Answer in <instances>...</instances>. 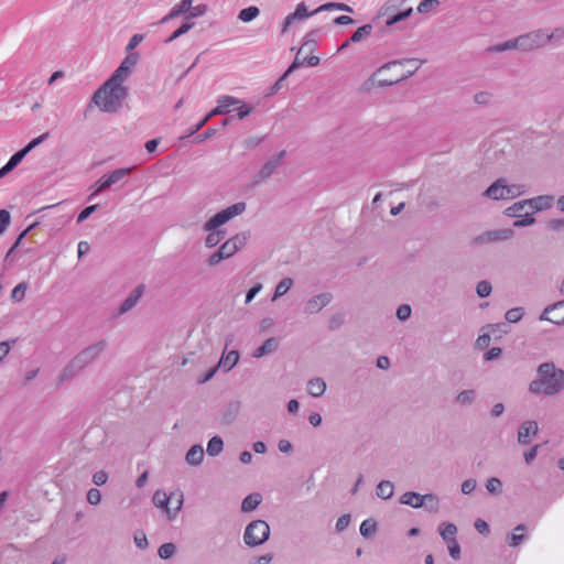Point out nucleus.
<instances>
[{
  "mask_svg": "<svg viewBox=\"0 0 564 564\" xmlns=\"http://www.w3.org/2000/svg\"><path fill=\"white\" fill-rule=\"evenodd\" d=\"M109 341L106 338L91 343L80 350L64 368L58 382H65L84 370L88 365L96 361L108 348Z\"/></svg>",
  "mask_w": 564,
  "mask_h": 564,
  "instance_id": "obj_4",
  "label": "nucleus"
},
{
  "mask_svg": "<svg viewBox=\"0 0 564 564\" xmlns=\"http://www.w3.org/2000/svg\"><path fill=\"white\" fill-rule=\"evenodd\" d=\"M26 154V151L24 149H21L10 158L8 163H10L13 167H17Z\"/></svg>",
  "mask_w": 564,
  "mask_h": 564,
  "instance_id": "obj_62",
  "label": "nucleus"
},
{
  "mask_svg": "<svg viewBox=\"0 0 564 564\" xmlns=\"http://www.w3.org/2000/svg\"><path fill=\"white\" fill-rule=\"evenodd\" d=\"M449 555L454 560H458L460 557V545L457 540L449 541V543L446 544Z\"/></svg>",
  "mask_w": 564,
  "mask_h": 564,
  "instance_id": "obj_56",
  "label": "nucleus"
},
{
  "mask_svg": "<svg viewBox=\"0 0 564 564\" xmlns=\"http://www.w3.org/2000/svg\"><path fill=\"white\" fill-rule=\"evenodd\" d=\"M48 138V132L42 133L37 138H34L26 147L23 149L29 153L31 150H33L35 147L44 142Z\"/></svg>",
  "mask_w": 564,
  "mask_h": 564,
  "instance_id": "obj_58",
  "label": "nucleus"
},
{
  "mask_svg": "<svg viewBox=\"0 0 564 564\" xmlns=\"http://www.w3.org/2000/svg\"><path fill=\"white\" fill-rule=\"evenodd\" d=\"M270 538V525L264 520H253L245 529L243 542L249 547L260 546Z\"/></svg>",
  "mask_w": 564,
  "mask_h": 564,
  "instance_id": "obj_10",
  "label": "nucleus"
},
{
  "mask_svg": "<svg viewBox=\"0 0 564 564\" xmlns=\"http://www.w3.org/2000/svg\"><path fill=\"white\" fill-rule=\"evenodd\" d=\"M10 213L6 209H0V235H2L10 225Z\"/></svg>",
  "mask_w": 564,
  "mask_h": 564,
  "instance_id": "obj_57",
  "label": "nucleus"
},
{
  "mask_svg": "<svg viewBox=\"0 0 564 564\" xmlns=\"http://www.w3.org/2000/svg\"><path fill=\"white\" fill-rule=\"evenodd\" d=\"M476 397H477V393H476V390H474V389L462 390L455 397V402H456V404H458L460 406H468V405H471L476 401Z\"/></svg>",
  "mask_w": 564,
  "mask_h": 564,
  "instance_id": "obj_33",
  "label": "nucleus"
},
{
  "mask_svg": "<svg viewBox=\"0 0 564 564\" xmlns=\"http://www.w3.org/2000/svg\"><path fill=\"white\" fill-rule=\"evenodd\" d=\"M394 494V485L390 480H381L376 487V495L378 498L387 500Z\"/></svg>",
  "mask_w": 564,
  "mask_h": 564,
  "instance_id": "obj_32",
  "label": "nucleus"
},
{
  "mask_svg": "<svg viewBox=\"0 0 564 564\" xmlns=\"http://www.w3.org/2000/svg\"><path fill=\"white\" fill-rule=\"evenodd\" d=\"M302 53L300 51L297 52L293 63L290 65V67L286 69V72L283 74V78H286L291 73H293L299 67L303 66L304 64H307L308 66H316L319 64V57L312 55L310 57H301Z\"/></svg>",
  "mask_w": 564,
  "mask_h": 564,
  "instance_id": "obj_22",
  "label": "nucleus"
},
{
  "mask_svg": "<svg viewBox=\"0 0 564 564\" xmlns=\"http://www.w3.org/2000/svg\"><path fill=\"white\" fill-rule=\"evenodd\" d=\"M139 61V54L138 53H131L124 57V59L121 62L119 67L113 72L111 75L112 77L126 82L127 78L130 76L133 67L137 65Z\"/></svg>",
  "mask_w": 564,
  "mask_h": 564,
  "instance_id": "obj_17",
  "label": "nucleus"
},
{
  "mask_svg": "<svg viewBox=\"0 0 564 564\" xmlns=\"http://www.w3.org/2000/svg\"><path fill=\"white\" fill-rule=\"evenodd\" d=\"M293 285V280L291 278H284L282 279L276 288H275V291H274V294L272 296V301H276L279 297L283 296L284 294H286L289 292V290L291 289V286Z\"/></svg>",
  "mask_w": 564,
  "mask_h": 564,
  "instance_id": "obj_37",
  "label": "nucleus"
},
{
  "mask_svg": "<svg viewBox=\"0 0 564 564\" xmlns=\"http://www.w3.org/2000/svg\"><path fill=\"white\" fill-rule=\"evenodd\" d=\"M371 32H372V25L365 24L355 31V33L350 37V42H352V43L360 42V41L365 40L366 37H368L371 34Z\"/></svg>",
  "mask_w": 564,
  "mask_h": 564,
  "instance_id": "obj_42",
  "label": "nucleus"
},
{
  "mask_svg": "<svg viewBox=\"0 0 564 564\" xmlns=\"http://www.w3.org/2000/svg\"><path fill=\"white\" fill-rule=\"evenodd\" d=\"M406 0H387L378 12L379 18L386 19V26H391L397 22H400L412 13V8L403 9V4Z\"/></svg>",
  "mask_w": 564,
  "mask_h": 564,
  "instance_id": "obj_9",
  "label": "nucleus"
},
{
  "mask_svg": "<svg viewBox=\"0 0 564 564\" xmlns=\"http://www.w3.org/2000/svg\"><path fill=\"white\" fill-rule=\"evenodd\" d=\"M218 106L213 109V113L216 115H225L230 111V108L234 106H238L241 101L234 96H221L218 98Z\"/></svg>",
  "mask_w": 564,
  "mask_h": 564,
  "instance_id": "obj_23",
  "label": "nucleus"
},
{
  "mask_svg": "<svg viewBox=\"0 0 564 564\" xmlns=\"http://www.w3.org/2000/svg\"><path fill=\"white\" fill-rule=\"evenodd\" d=\"M424 502H435V508L433 510L435 512L438 511L440 508V501L438 498L433 494H426V495H420L414 491H406L400 497V503L410 506L412 508H421L423 507Z\"/></svg>",
  "mask_w": 564,
  "mask_h": 564,
  "instance_id": "obj_12",
  "label": "nucleus"
},
{
  "mask_svg": "<svg viewBox=\"0 0 564 564\" xmlns=\"http://www.w3.org/2000/svg\"><path fill=\"white\" fill-rule=\"evenodd\" d=\"M208 11V7L205 3L197 4L195 7L192 6L188 14V19L203 17Z\"/></svg>",
  "mask_w": 564,
  "mask_h": 564,
  "instance_id": "obj_51",
  "label": "nucleus"
},
{
  "mask_svg": "<svg viewBox=\"0 0 564 564\" xmlns=\"http://www.w3.org/2000/svg\"><path fill=\"white\" fill-rule=\"evenodd\" d=\"M111 185L110 183L108 182V178L105 176L100 177L96 184L94 185V192L91 193L90 195V198L95 195H97L98 193L105 191L106 188H109Z\"/></svg>",
  "mask_w": 564,
  "mask_h": 564,
  "instance_id": "obj_53",
  "label": "nucleus"
},
{
  "mask_svg": "<svg viewBox=\"0 0 564 564\" xmlns=\"http://www.w3.org/2000/svg\"><path fill=\"white\" fill-rule=\"evenodd\" d=\"M501 326H503V324H494L485 326L482 330L487 332L478 336L476 340L477 347L480 349L488 347L491 341V334L496 333V330Z\"/></svg>",
  "mask_w": 564,
  "mask_h": 564,
  "instance_id": "obj_27",
  "label": "nucleus"
},
{
  "mask_svg": "<svg viewBox=\"0 0 564 564\" xmlns=\"http://www.w3.org/2000/svg\"><path fill=\"white\" fill-rule=\"evenodd\" d=\"M262 502V496L259 492H253L243 498L241 502V511L250 512L258 508V506Z\"/></svg>",
  "mask_w": 564,
  "mask_h": 564,
  "instance_id": "obj_34",
  "label": "nucleus"
},
{
  "mask_svg": "<svg viewBox=\"0 0 564 564\" xmlns=\"http://www.w3.org/2000/svg\"><path fill=\"white\" fill-rule=\"evenodd\" d=\"M87 501L93 505L97 506L101 501V492L97 488H90L87 492Z\"/></svg>",
  "mask_w": 564,
  "mask_h": 564,
  "instance_id": "obj_52",
  "label": "nucleus"
},
{
  "mask_svg": "<svg viewBox=\"0 0 564 564\" xmlns=\"http://www.w3.org/2000/svg\"><path fill=\"white\" fill-rule=\"evenodd\" d=\"M333 300V295L328 292L316 294L310 297L304 305V312L310 315L319 313Z\"/></svg>",
  "mask_w": 564,
  "mask_h": 564,
  "instance_id": "obj_16",
  "label": "nucleus"
},
{
  "mask_svg": "<svg viewBox=\"0 0 564 564\" xmlns=\"http://www.w3.org/2000/svg\"><path fill=\"white\" fill-rule=\"evenodd\" d=\"M492 291V285L487 280H481L476 285V293L479 297H487Z\"/></svg>",
  "mask_w": 564,
  "mask_h": 564,
  "instance_id": "obj_46",
  "label": "nucleus"
},
{
  "mask_svg": "<svg viewBox=\"0 0 564 564\" xmlns=\"http://www.w3.org/2000/svg\"><path fill=\"white\" fill-rule=\"evenodd\" d=\"M525 527L523 524H519L513 529V532L510 536H508V545L510 547H516L521 544L525 539Z\"/></svg>",
  "mask_w": 564,
  "mask_h": 564,
  "instance_id": "obj_35",
  "label": "nucleus"
},
{
  "mask_svg": "<svg viewBox=\"0 0 564 564\" xmlns=\"http://www.w3.org/2000/svg\"><path fill=\"white\" fill-rule=\"evenodd\" d=\"M422 65L416 58H405L386 63L378 68L370 80L373 86L388 87L412 76Z\"/></svg>",
  "mask_w": 564,
  "mask_h": 564,
  "instance_id": "obj_2",
  "label": "nucleus"
},
{
  "mask_svg": "<svg viewBox=\"0 0 564 564\" xmlns=\"http://www.w3.org/2000/svg\"><path fill=\"white\" fill-rule=\"evenodd\" d=\"M239 361V352L237 350H230L228 352H224L218 367L223 368L224 371L231 370Z\"/></svg>",
  "mask_w": 564,
  "mask_h": 564,
  "instance_id": "obj_26",
  "label": "nucleus"
},
{
  "mask_svg": "<svg viewBox=\"0 0 564 564\" xmlns=\"http://www.w3.org/2000/svg\"><path fill=\"white\" fill-rule=\"evenodd\" d=\"M536 372L538 378L533 379L528 386L531 394L550 398L564 391V370L554 362L540 364Z\"/></svg>",
  "mask_w": 564,
  "mask_h": 564,
  "instance_id": "obj_1",
  "label": "nucleus"
},
{
  "mask_svg": "<svg viewBox=\"0 0 564 564\" xmlns=\"http://www.w3.org/2000/svg\"><path fill=\"white\" fill-rule=\"evenodd\" d=\"M412 308L409 304H402L397 308V317L400 321H406L410 318Z\"/></svg>",
  "mask_w": 564,
  "mask_h": 564,
  "instance_id": "obj_54",
  "label": "nucleus"
},
{
  "mask_svg": "<svg viewBox=\"0 0 564 564\" xmlns=\"http://www.w3.org/2000/svg\"><path fill=\"white\" fill-rule=\"evenodd\" d=\"M523 316V308L522 307H513L506 312V319L509 323H517L519 322Z\"/></svg>",
  "mask_w": 564,
  "mask_h": 564,
  "instance_id": "obj_48",
  "label": "nucleus"
},
{
  "mask_svg": "<svg viewBox=\"0 0 564 564\" xmlns=\"http://www.w3.org/2000/svg\"><path fill=\"white\" fill-rule=\"evenodd\" d=\"M538 431L539 426L535 421L523 422L518 430V442L522 445L529 444L531 437L536 435Z\"/></svg>",
  "mask_w": 564,
  "mask_h": 564,
  "instance_id": "obj_21",
  "label": "nucleus"
},
{
  "mask_svg": "<svg viewBox=\"0 0 564 564\" xmlns=\"http://www.w3.org/2000/svg\"><path fill=\"white\" fill-rule=\"evenodd\" d=\"M204 459V449L200 445L192 446L186 453L185 460L191 466H198Z\"/></svg>",
  "mask_w": 564,
  "mask_h": 564,
  "instance_id": "obj_30",
  "label": "nucleus"
},
{
  "mask_svg": "<svg viewBox=\"0 0 564 564\" xmlns=\"http://www.w3.org/2000/svg\"><path fill=\"white\" fill-rule=\"evenodd\" d=\"M246 210V204L240 202L236 203L208 219L204 225L203 229L208 232L205 238L206 248L216 247L225 237V231L220 229L223 225L241 215Z\"/></svg>",
  "mask_w": 564,
  "mask_h": 564,
  "instance_id": "obj_5",
  "label": "nucleus"
},
{
  "mask_svg": "<svg viewBox=\"0 0 564 564\" xmlns=\"http://www.w3.org/2000/svg\"><path fill=\"white\" fill-rule=\"evenodd\" d=\"M96 208L97 205H91L83 209L77 217V223H83L85 219H87L96 210Z\"/></svg>",
  "mask_w": 564,
  "mask_h": 564,
  "instance_id": "obj_64",
  "label": "nucleus"
},
{
  "mask_svg": "<svg viewBox=\"0 0 564 564\" xmlns=\"http://www.w3.org/2000/svg\"><path fill=\"white\" fill-rule=\"evenodd\" d=\"M260 14V10L258 7L251 6L246 9L240 10L238 13V19L245 23L253 21Z\"/></svg>",
  "mask_w": 564,
  "mask_h": 564,
  "instance_id": "obj_38",
  "label": "nucleus"
},
{
  "mask_svg": "<svg viewBox=\"0 0 564 564\" xmlns=\"http://www.w3.org/2000/svg\"><path fill=\"white\" fill-rule=\"evenodd\" d=\"M192 4L193 0H182L171 9V11L161 20V23H165L180 15L186 14L189 12Z\"/></svg>",
  "mask_w": 564,
  "mask_h": 564,
  "instance_id": "obj_24",
  "label": "nucleus"
},
{
  "mask_svg": "<svg viewBox=\"0 0 564 564\" xmlns=\"http://www.w3.org/2000/svg\"><path fill=\"white\" fill-rule=\"evenodd\" d=\"M359 530H360V534L361 535L369 536L372 533H375V531H376V522H373L372 520H365L360 524V529Z\"/></svg>",
  "mask_w": 564,
  "mask_h": 564,
  "instance_id": "obj_50",
  "label": "nucleus"
},
{
  "mask_svg": "<svg viewBox=\"0 0 564 564\" xmlns=\"http://www.w3.org/2000/svg\"><path fill=\"white\" fill-rule=\"evenodd\" d=\"M476 486H477L476 480L473 478H469V479H466L465 481H463L460 489L464 495H469L476 489Z\"/></svg>",
  "mask_w": 564,
  "mask_h": 564,
  "instance_id": "obj_60",
  "label": "nucleus"
},
{
  "mask_svg": "<svg viewBox=\"0 0 564 564\" xmlns=\"http://www.w3.org/2000/svg\"><path fill=\"white\" fill-rule=\"evenodd\" d=\"M216 113H213V109L197 123L195 124L187 133V135H192L199 131Z\"/></svg>",
  "mask_w": 564,
  "mask_h": 564,
  "instance_id": "obj_55",
  "label": "nucleus"
},
{
  "mask_svg": "<svg viewBox=\"0 0 564 564\" xmlns=\"http://www.w3.org/2000/svg\"><path fill=\"white\" fill-rule=\"evenodd\" d=\"M144 285L140 284L138 285L133 291L129 293V295L124 299V301L119 305L117 310V315L121 316L130 312L132 308L135 307V305L141 300L143 293H144Z\"/></svg>",
  "mask_w": 564,
  "mask_h": 564,
  "instance_id": "obj_18",
  "label": "nucleus"
},
{
  "mask_svg": "<svg viewBox=\"0 0 564 564\" xmlns=\"http://www.w3.org/2000/svg\"><path fill=\"white\" fill-rule=\"evenodd\" d=\"M152 501L156 508L164 510L170 521H173L183 508L184 496L180 490L167 495L164 490L158 489L153 495Z\"/></svg>",
  "mask_w": 564,
  "mask_h": 564,
  "instance_id": "obj_7",
  "label": "nucleus"
},
{
  "mask_svg": "<svg viewBox=\"0 0 564 564\" xmlns=\"http://www.w3.org/2000/svg\"><path fill=\"white\" fill-rule=\"evenodd\" d=\"M108 480V474L105 470L96 471L93 475V481L96 486H102Z\"/></svg>",
  "mask_w": 564,
  "mask_h": 564,
  "instance_id": "obj_61",
  "label": "nucleus"
},
{
  "mask_svg": "<svg viewBox=\"0 0 564 564\" xmlns=\"http://www.w3.org/2000/svg\"><path fill=\"white\" fill-rule=\"evenodd\" d=\"M438 4V0H423L417 6V12L420 13H426L429 12L434 6Z\"/></svg>",
  "mask_w": 564,
  "mask_h": 564,
  "instance_id": "obj_59",
  "label": "nucleus"
},
{
  "mask_svg": "<svg viewBox=\"0 0 564 564\" xmlns=\"http://www.w3.org/2000/svg\"><path fill=\"white\" fill-rule=\"evenodd\" d=\"M438 533L443 541L447 544L449 541L456 540L457 527L451 522H442L438 525Z\"/></svg>",
  "mask_w": 564,
  "mask_h": 564,
  "instance_id": "obj_28",
  "label": "nucleus"
},
{
  "mask_svg": "<svg viewBox=\"0 0 564 564\" xmlns=\"http://www.w3.org/2000/svg\"><path fill=\"white\" fill-rule=\"evenodd\" d=\"M224 442L219 436L212 437L207 443V454L209 456H217L223 452Z\"/></svg>",
  "mask_w": 564,
  "mask_h": 564,
  "instance_id": "obj_39",
  "label": "nucleus"
},
{
  "mask_svg": "<svg viewBox=\"0 0 564 564\" xmlns=\"http://www.w3.org/2000/svg\"><path fill=\"white\" fill-rule=\"evenodd\" d=\"M29 289L28 282H20L13 288L10 294V299L13 303H20L24 300L26 291Z\"/></svg>",
  "mask_w": 564,
  "mask_h": 564,
  "instance_id": "obj_36",
  "label": "nucleus"
},
{
  "mask_svg": "<svg viewBox=\"0 0 564 564\" xmlns=\"http://www.w3.org/2000/svg\"><path fill=\"white\" fill-rule=\"evenodd\" d=\"M278 339L274 337L268 338L260 347H258L253 352L252 356L254 358H261L265 355L272 354L278 348Z\"/></svg>",
  "mask_w": 564,
  "mask_h": 564,
  "instance_id": "obj_29",
  "label": "nucleus"
},
{
  "mask_svg": "<svg viewBox=\"0 0 564 564\" xmlns=\"http://www.w3.org/2000/svg\"><path fill=\"white\" fill-rule=\"evenodd\" d=\"M315 13L312 12H307V9H306V6L304 2H301L296 6V9L293 13L289 14L285 19H284V22H283V25H282V33H286L290 29V26L297 22V21H303L312 15H314Z\"/></svg>",
  "mask_w": 564,
  "mask_h": 564,
  "instance_id": "obj_20",
  "label": "nucleus"
},
{
  "mask_svg": "<svg viewBox=\"0 0 564 564\" xmlns=\"http://www.w3.org/2000/svg\"><path fill=\"white\" fill-rule=\"evenodd\" d=\"M176 552V546L174 543H164L159 547V556L163 560L171 558Z\"/></svg>",
  "mask_w": 564,
  "mask_h": 564,
  "instance_id": "obj_44",
  "label": "nucleus"
},
{
  "mask_svg": "<svg viewBox=\"0 0 564 564\" xmlns=\"http://www.w3.org/2000/svg\"><path fill=\"white\" fill-rule=\"evenodd\" d=\"M525 193V185L508 184L506 178H498L482 193V196L492 200H507L517 198Z\"/></svg>",
  "mask_w": 564,
  "mask_h": 564,
  "instance_id": "obj_8",
  "label": "nucleus"
},
{
  "mask_svg": "<svg viewBox=\"0 0 564 564\" xmlns=\"http://www.w3.org/2000/svg\"><path fill=\"white\" fill-rule=\"evenodd\" d=\"M539 319L555 325H564V300L547 305L541 313Z\"/></svg>",
  "mask_w": 564,
  "mask_h": 564,
  "instance_id": "obj_15",
  "label": "nucleus"
},
{
  "mask_svg": "<svg viewBox=\"0 0 564 564\" xmlns=\"http://www.w3.org/2000/svg\"><path fill=\"white\" fill-rule=\"evenodd\" d=\"M132 170H133V167L117 169V170L112 171L111 173H109L108 175H106V177L108 178V182L112 186V185L119 183L129 173H131Z\"/></svg>",
  "mask_w": 564,
  "mask_h": 564,
  "instance_id": "obj_40",
  "label": "nucleus"
},
{
  "mask_svg": "<svg viewBox=\"0 0 564 564\" xmlns=\"http://www.w3.org/2000/svg\"><path fill=\"white\" fill-rule=\"evenodd\" d=\"M564 41V25L555 28L552 32H547V42L552 43H561Z\"/></svg>",
  "mask_w": 564,
  "mask_h": 564,
  "instance_id": "obj_47",
  "label": "nucleus"
},
{
  "mask_svg": "<svg viewBox=\"0 0 564 564\" xmlns=\"http://www.w3.org/2000/svg\"><path fill=\"white\" fill-rule=\"evenodd\" d=\"M350 523V516L349 514H344L341 517L338 518L337 522H336V530L337 531H344Z\"/></svg>",
  "mask_w": 564,
  "mask_h": 564,
  "instance_id": "obj_63",
  "label": "nucleus"
},
{
  "mask_svg": "<svg viewBox=\"0 0 564 564\" xmlns=\"http://www.w3.org/2000/svg\"><path fill=\"white\" fill-rule=\"evenodd\" d=\"M124 83L110 76L93 95L89 106H96L100 111L115 113L127 98Z\"/></svg>",
  "mask_w": 564,
  "mask_h": 564,
  "instance_id": "obj_3",
  "label": "nucleus"
},
{
  "mask_svg": "<svg viewBox=\"0 0 564 564\" xmlns=\"http://www.w3.org/2000/svg\"><path fill=\"white\" fill-rule=\"evenodd\" d=\"M194 23L186 21L184 22L178 29H176L172 35L166 40V43L173 42L174 40L178 39L180 36L187 33L191 29H193Z\"/></svg>",
  "mask_w": 564,
  "mask_h": 564,
  "instance_id": "obj_45",
  "label": "nucleus"
},
{
  "mask_svg": "<svg viewBox=\"0 0 564 564\" xmlns=\"http://www.w3.org/2000/svg\"><path fill=\"white\" fill-rule=\"evenodd\" d=\"M511 50H521L520 45V36L508 40L501 44L496 45L492 51L494 52H505V51H511Z\"/></svg>",
  "mask_w": 564,
  "mask_h": 564,
  "instance_id": "obj_41",
  "label": "nucleus"
},
{
  "mask_svg": "<svg viewBox=\"0 0 564 564\" xmlns=\"http://www.w3.org/2000/svg\"><path fill=\"white\" fill-rule=\"evenodd\" d=\"M514 231L511 228L488 230L476 237V243H492L512 239Z\"/></svg>",
  "mask_w": 564,
  "mask_h": 564,
  "instance_id": "obj_14",
  "label": "nucleus"
},
{
  "mask_svg": "<svg viewBox=\"0 0 564 564\" xmlns=\"http://www.w3.org/2000/svg\"><path fill=\"white\" fill-rule=\"evenodd\" d=\"M486 489L492 495H499L502 489V482L497 477H490L486 481Z\"/></svg>",
  "mask_w": 564,
  "mask_h": 564,
  "instance_id": "obj_43",
  "label": "nucleus"
},
{
  "mask_svg": "<svg viewBox=\"0 0 564 564\" xmlns=\"http://www.w3.org/2000/svg\"><path fill=\"white\" fill-rule=\"evenodd\" d=\"M520 45L523 51H531L549 45L547 31L536 30L524 35H520Z\"/></svg>",
  "mask_w": 564,
  "mask_h": 564,
  "instance_id": "obj_13",
  "label": "nucleus"
},
{
  "mask_svg": "<svg viewBox=\"0 0 564 564\" xmlns=\"http://www.w3.org/2000/svg\"><path fill=\"white\" fill-rule=\"evenodd\" d=\"M249 237L250 235L248 232H239L228 238L214 253L208 257L207 264L209 267H217L224 260L230 259L246 247Z\"/></svg>",
  "mask_w": 564,
  "mask_h": 564,
  "instance_id": "obj_6",
  "label": "nucleus"
},
{
  "mask_svg": "<svg viewBox=\"0 0 564 564\" xmlns=\"http://www.w3.org/2000/svg\"><path fill=\"white\" fill-rule=\"evenodd\" d=\"M326 388L327 384L321 377L310 379L306 384L307 393L314 398L322 397L325 393Z\"/></svg>",
  "mask_w": 564,
  "mask_h": 564,
  "instance_id": "obj_25",
  "label": "nucleus"
},
{
  "mask_svg": "<svg viewBox=\"0 0 564 564\" xmlns=\"http://www.w3.org/2000/svg\"><path fill=\"white\" fill-rule=\"evenodd\" d=\"M527 199H522L513 203L509 207H507L503 214L508 217H517L520 218L524 215V212H529L528 205L525 204Z\"/></svg>",
  "mask_w": 564,
  "mask_h": 564,
  "instance_id": "obj_31",
  "label": "nucleus"
},
{
  "mask_svg": "<svg viewBox=\"0 0 564 564\" xmlns=\"http://www.w3.org/2000/svg\"><path fill=\"white\" fill-rule=\"evenodd\" d=\"M535 224V218L532 217V213L524 212V215L521 219H518L513 223V226L517 228L529 227Z\"/></svg>",
  "mask_w": 564,
  "mask_h": 564,
  "instance_id": "obj_49",
  "label": "nucleus"
},
{
  "mask_svg": "<svg viewBox=\"0 0 564 564\" xmlns=\"http://www.w3.org/2000/svg\"><path fill=\"white\" fill-rule=\"evenodd\" d=\"M529 212L534 214L550 209L554 204V196L552 195H539L532 198H528L527 203Z\"/></svg>",
  "mask_w": 564,
  "mask_h": 564,
  "instance_id": "obj_19",
  "label": "nucleus"
},
{
  "mask_svg": "<svg viewBox=\"0 0 564 564\" xmlns=\"http://www.w3.org/2000/svg\"><path fill=\"white\" fill-rule=\"evenodd\" d=\"M286 151L282 150L274 156L270 158L257 172L253 178V184L259 185L270 178L281 166Z\"/></svg>",
  "mask_w": 564,
  "mask_h": 564,
  "instance_id": "obj_11",
  "label": "nucleus"
}]
</instances>
